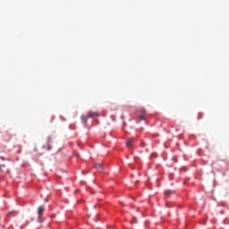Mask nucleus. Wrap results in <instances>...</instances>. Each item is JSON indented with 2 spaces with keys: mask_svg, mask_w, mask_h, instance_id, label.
<instances>
[{
  "mask_svg": "<svg viewBox=\"0 0 229 229\" xmlns=\"http://www.w3.org/2000/svg\"><path fill=\"white\" fill-rule=\"evenodd\" d=\"M100 113L99 111H89V113H88V116H89V118H94L95 116H99Z\"/></svg>",
  "mask_w": 229,
  "mask_h": 229,
  "instance_id": "obj_1",
  "label": "nucleus"
},
{
  "mask_svg": "<svg viewBox=\"0 0 229 229\" xmlns=\"http://www.w3.org/2000/svg\"><path fill=\"white\" fill-rule=\"evenodd\" d=\"M51 141H52V138L51 136H48L47 139V151H50L51 149Z\"/></svg>",
  "mask_w": 229,
  "mask_h": 229,
  "instance_id": "obj_2",
  "label": "nucleus"
},
{
  "mask_svg": "<svg viewBox=\"0 0 229 229\" xmlns=\"http://www.w3.org/2000/svg\"><path fill=\"white\" fill-rule=\"evenodd\" d=\"M134 141H135L134 138H129V140H127L126 141L127 147H132Z\"/></svg>",
  "mask_w": 229,
  "mask_h": 229,
  "instance_id": "obj_3",
  "label": "nucleus"
},
{
  "mask_svg": "<svg viewBox=\"0 0 229 229\" xmlns=\"http://www.w3.org/2000/svg\"><path fill=\"white\" fill-rule=\"evenodd\" d=\"M164 194L165 198H170V196H173V194H174V191H165Z\"/></svg>",
  "mask_w": 229,
  "mask_h": 229,
  "instance_id": "obj_4",
  "label": "nucleus"
},
{
  "mask_svg": "<svg viewBox=\"0 0 229 229\" xmlns=\"http://www.w3.org/2000/svg\"><path fill=\"white\" fill-rule=\"evenodd\" d=\"M44 212H45L44 207H38V216H43Z\"/></svg>",
  "mask_w": 229,
  "mask_h": 229,
  "instance_id": "obj_5",
  "label": "nucleus"
},
{
  "mask_svg": "<svg viewBox=\"0 0 229 229\" xmlns=\"http://www.w3.org/2000/svg\"><path fill=\"white\" fill-rule=\"evenodd\" d=\"M94 167L96 168V169H98L99 171H102V165H101V163H96L95 165H94Z\"/></svg>",
  "mask_w": 229,
  "mask_h": 229,
  "instance_id": "obj_6",
  "label": "nucleus"
},
{
  "mask_svg": "<svg viewBox=\"0 0 229 229\" xmlns=\"http://www.w3.org/2000/svg\"><path fill=\"white\" fill-rule=\"evenodd\" d=\"M81 120H82L84 123L88 122V116H86L85 114H82V115H81Z\"/></svg>",
  "mask_w": 229,
  "mask_h": 229,
  "instance_id": "obj_7",
  "label": "nucleus"
},
{
  "mask_svg": "<svg viewBox=\"0 0 229 229\" xmlns=\"http://www.w3.org/2000/svg\"><path fill=\"white\" fill-rule=\"evenodd\" d=\"M139 118H140V120H144L145 116H144V114H139Z\"/></svg>",
  "mask_w": 229,
  "mask_h": 229,
  "instance_id": "obj_8",
  "label": "nucleus"
},
{
  "mask_svg": "<svg viewBox=\"0 0 229 229\" xmlns=\"http://www.w3.org/2000/svg\"><path fill=\"white\" fill-rule=\"evenodd\" d=\"M141 113H146V109H141Z\"/></svg>",
  "mask_w": 229,
  "mask_h": 229,
  "instance_id": "obj_9",
  "label": "nucleus"
},
{
  "mask_svg": "<svg viewBox=\"0 0 229 229\" xmlns=\"http://www.w3.org/2000/svg\"><path fill=\"white\" fill-rule=\"evenodd\" d=\"M44 148H46L47 146L46 145H43Z\"/></svg>",
  "mask_w": 229,
  "mask_h": 229,
  "instance_id": "obj_10",
  "label": "nucleus"
}]
</instances>
